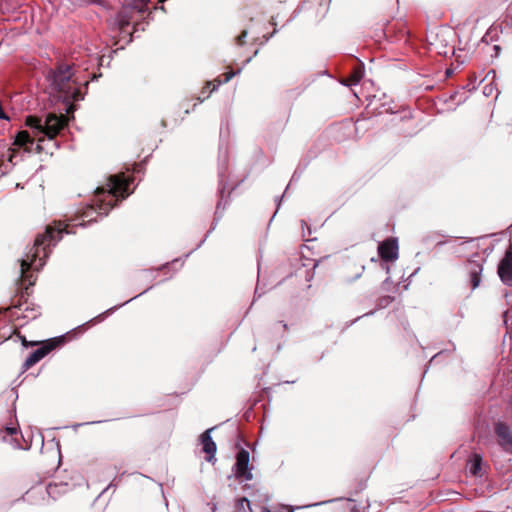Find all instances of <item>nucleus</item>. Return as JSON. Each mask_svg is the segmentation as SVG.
<instances>
[{
    "label": "nucleus",
    "mask_w": 512,
    "mask_h": 512,
    "mask_svg": "<svg viewBox=\"0 0 512 512\" xmlns=\"http://www.w3.org/2000/svg\"><path fill=\"white\" fill-rule=\"evenodd\" d=\"M131 15L127 10L118 13L114 20V24L118 26L120 32H125L126 27L130 24Z\"/></svg>",
    "instance_id": "obj_11"
},
{
    "label": "nucleus",
    "mask_w": 512,
    "mask_h": 512,
    "mask_svg": "<svg viewBox=\"0 0 512 512\" xmlns=\"http://www.w3.org/2000/svg\"><path fill=\"white\" fill-rule=\"evenodd\" d=\"M249 506H250V503L247 498H241L237 501V507L239 510H244L245 507L249 508Z\"/></svg>",
    "instance_id": "obj_17"
},
{
    "label": "nucleus",
    "mask_w": 512,
    "mask_h": 512,
    "mask_svg": "<svg viewBox=\"0 0 512 512\" xmlns=\"http://www.w3.org/2000/svg\"><path fill=\"white\" fill-rule=\"evenodd\" d=\"M363 77V71L361 68L355 69L350 77L343 82L347 86L357 85Z\"/></svg>",
    "instance_id": "obj_14"
},
{
    "label": "nucleus",
    "mask_w": 512,
    "mask_h": 512,
    "mask_svg": "<svg viewBox=\"0 0 512 512\" xmlns=\"http://www.w3.org/2000/svg\"><path fill=\"white\" fill-rule=\"evenodd\" d=\"M480 271H481V269H479V271L475 270V271L471 272V281H472V286L474 289L479 286V283H480L479 272Z\"/></svg>",
    "instance_id": "obj_16"
},
{
    "label": "nucleus",
    "mask_w": 512,
    "mask_h": 512,
    "mask_svg": "<svg viewBox=\"0 0 512 512\" xmlns=\"http://www.w3.org/2000/svg\"><path fill=\"white\" fill-rule=\"evenodd\" d=\"M28 143H33V139L27 131H20L14 140V145L22 147Z\"/></svg>",
    "instance_id": "obj_13"
},
{
    "label": "nucleus",
    "mask_w": 512,
    "mask_h": 512,
    "mask_svg": "<svg viewBox=\"0 0 512 512\" xmlns=\"http://www.w3.org/2000/svg\"><path fill=\"white\" fill-rule=\"evenodd\" d=\"M213 429H207L204 433L200 436V442L202 444V449L206 453V460L209 462H212L215 458L216 453V444L212 440V437L210 435L211 431Z\"/></svg>",
    "instance_id": "obj_8"
},
{
    "label": "nucleus",
    "mask_w": 512,
    "mask_h": 512,
    "mask_svg": "<svg viewBox=\"0 0 512 512\" xmlns=\"http://www.w3.org/2000/svg\"><path fill=\"white\" fill-rule=\"evenodd\" d=\"M13 153L9 157V161H12Z\"/></svg>",
    "instance_id": "obj_22"
},
{
    "label": "nucleus",
    "mask_w": 512,
    "mask_h": 512,
    "mask_svg": "<svg viewBox=\"0 0 512 512\" xmlns=\"http://www.w3.org/2000/svg\"><path fill=\"white\" fill-rule=\"evenodd\" d=\"M233 75H234L233 73L227 74L226 77H225L224 82H228L232 78Z\"/></svg>",
    "instance_id": "obj_19"
},
{
    "label": "nucleus",
    "mask_w": 512,
    "mask_h": 512,
    "mask_svg": "<svg viewBox=\"0 0 512 512\" xmlns=\"http://www.w3.org/2000/svg\"><path fill=\"white\" fill-rule=\"evenodd\" d=\"M6 430H7V432H8L9 434H11V435H12V434H14V433L16 432V428H9V427H8Z\"/></svg>",
    "instance_id": "obj_20"
},
{
    "label": "nucleus",
    "mask_w": 512,
    "mask_h": 512,
    "mask_svg": "<svg viewBox=\"0 0 512 512\" xmlns=\"http://www.w3.org/2000/svg\"><path fill=\"white\" fill-rule=\"evenodd\" d=\"M246 36H247V32H246V31H243V32L241 33V35H240V36H238V38H237V43H238L239 45H242V44L244 43V39H245V37H246Z\"/></svg>",
    "instance_id": "obj_18"
},
{
    "label": "nucleus",
    "mask_w": 512,
    "mask_h": 512,
    "mask_svg": "<svg viewBox=\"0 0 512 512\" xmlns=\"http://www.w3.org/2000/svg\"><path fill=\"white\" fill-rule=\"evenodd\" d=\"M68 225L58 223L55 227L47 226L46 231L42 235H38L35 239L34 246L30 254L26 258L21 260L20 273L23 281H28L29 285L33 284L31 275L28 272L31 268L38 271L45 264V259L49 253V247L51 244H55L61 238V234L67 230Z\"/></svg>",
    "instance_id": "obj_1"
},
{
    "label": "nucleus",
    "mask_w": 512,
    "mask_h": 512,
    "mask_svg": "<svg viewBox=\"0 0 512 512\" xmlns=\"http://www.w3.org/2000/svg\"><path fill=\"white\" fill-rule=\"evenodd\" d=\"M219 84H220V83H218L217 85H214V86H213V88H212V90H215V89H216V87H217Z\"/></svg>",
    "instance_id": "obj_21"
},
{
    "label": "nucleus",
    "mask_w": 512,
    "mask_h": 512,
    "mask_svg": "<svg viewBox=\"0 0 512 512\" xmlns=\"http://www.w3.org/2000/svg\"><path fill=\"white\" fill-rule=\"evenodd\" d=\"M147 2L145 0L134 1L132 8L138 12H144L146 10Z\"/></svg>",
    "instance_id": "obj_15"
},
{
    "label": "nucleus",
    "mask_w": 512,
    "mask_h": 512,
    "mask_svg": "<svg viewBox=\"0 0 512 512\" xmlns=\"http://www.w3.org/2000/svg\"><path fill=\"white\" fill-rule=\"evenodd\" d=\"M66 123L67 118L64 115L49 114L44 124L37 117L28 116L26 118V125L36 130L35 135L44 134L49 138L55 137L65 127Z\"/></svg>",
    "instance_id": "obj_4"
},
{
    "label": "nucleus",
    "mask_w": 512,
    "mask_h": 512,
    "mask_svg": "<svg viewBox=\"0 0 512 512\" xmlns=\"http://www.w3.org/2000/svg\"><path fill=\"white\" fill-rule=\"evenodd\" d=\"M495 432L499 438V443L503 447L512 446V436L508 426L503 423H498L495 427Z\"/></svg>",
    "instance_id": "obj_9"
},
{
    "label": "nucleus",
    "mask_w": 512,
    "mask_h": 512,
    "mask_svg": "<svg viewBox=\"0 0 512 512\" xmlns=\"http://www.w3.org/2000/svg\"><path fill=\"white\" fill-rule=\"evenodd\" d=\"M249 452L242 449L237 453L236 463L234 466V473L237 479L239 480H251L252 473L249 469Z\"/></svg>",
    "instance_id": "obj_5"
},
{
    "label": "nucleus",
    "mask_w": 512,
    "mask_h": 512,
    "mask_svg": "<svg viewBox=\"0 0 512 512\" xmlns=\"http://www.w3.org/2000/svg\"><path fill=\"white\" fill-rule=\"evenodd\" d=\"M50 347H41L37 350H35L33 353L29 355V357L25 361V366L27 368L35 365L37 362H39L42 358H44L50 351Z\"/></svg>",
    "instance_id": "obj_10"
},
{
    "label": "nucleus",
    "mask_w": 512,
    "mask_h": 512,
    "mask_svg": "<svg viewBox=\"0 0 512 512\" xmlns=\"http://www.w3.org/2000/svg\"><path fill=\"white\" fill-rule=\"evenodd\" d=\"M72 67L69 65H60L56 71L51 74V89L55 96L63 102L70 103L83 99L80 86L73 77Z\"/></svg>",
    "instance_id": "obj_3"
},
{
    "label": "nucleus",
    "mask_w": 512,
    "mask_h": 512,
    "mask_svg": "<svg viewBox=\"0 0 512 512\" xmlns=\"http://www.w3.org/2000/svg\"><path fill=\"white\" fill-rule=\"evenodd\" d=\"M129 179L124 175H114L108 180L104 187H99L96 190L95 203L82 213L83 222L79 225H85V222L90 223L95 219L92 217L94 213L106 215L108 211L115 205L118 197L125 198L128 195Z\"/></svg>",
    "instance_id": "obj_2"
},
{
    "label": "nucleus",
    "mask_w": 512,
    "mask_h": 512,
    "mask_svg": "<svg viewBox=\"0 0 512 512\" xmlns=\"http://www.w3.org/2000/svg\"><path fill=\"white\" fill-rule=\"evenodd\" d=\"M498 275L504 284H512V246L506 250L503 259L499 263Z\"/></svg>",
    "instance_id": "obj_6"
},
{
    "label": "nucleus",
    "mask_w": 512,
    "mask_h": 512,
    "mask_svg": "<svg viewBox=\"0 0 512 512\" xmlns=\"http://www.w3.org/2000/svg\"><path fill=\"white\" fill-rule=\"evenodd\" d=\"M481 457L478 454H474L468 462V469L472 475H478L481 470Z\"/></svg>",
    "instance_id": "obj_12"
},
{
    "label": "nucleus",
    "mask_w": 512,
    "mask_h": 512,
    "mask_svg": "<svg viewBox=\"0 0 512 512\" xmlns=\"http://www.w3.org/2000/svg\"><path fill=\"white\" fill-rule=\"evenodd\" d=\"M378 252L380 257L385 261L396 260L398 258V244L396 239L383 241L378 247Z\"/></svg>",
    "instance_id": "obj_7"
}]
</instances>
